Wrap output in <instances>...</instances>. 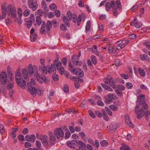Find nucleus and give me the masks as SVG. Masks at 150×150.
Masks as SVG:
<instances>
[{"mask_svg": "<svg viewBox=\"0 0 150 150\" xmlns=\"http://www.w3.org/2000/svg\"><path fill=\"white\" fill-rule=\"evenodd\" d=\"M28 69L29 74L32 75L34 73V77L37 78V80L39 83H42L43 82L45 84H48L49 83L50 81L49 78L48 77H45L44 76H42L38 74L36 66H33L31 64H29L28 65Z\"/></svg>", "mask_w": 150, "mask_h": 150, "instance_id": "f257e3e1", "label": "nucleus"}, {"mask_svg": "<svg viewBox=\"0 0 150 150\" xmlns=\"http://www.w3.org/2000/svg\"><path fill=\"white\" fill-rule=\"evenodd\" d=\"M104 81L105 83L108 84H110L111 83L110 86L113 88H115L116 86V83L114 81L112 77L110 76L109 75H108L107 76L106 79H104ZM115 91L117 94L119 96H121L122 94L121 91L118 89L117 88L115 89Z\"/></svg>", "mask_w": 150, "mask_h": 150, "instance_id": "f03ea898", "label": "nucleus"}, {"mask_svg": "<svg viewBox=\"0 0 150 150\" xmlns=\"http://www.w3.org/2000/svg\"><path fill=\"white\" fill-rule=\"evenodd\" d=\"M111 7L112 9L113 15L114 16H116L118 13L117 8L119 10H120L122 9L120 1L119 0H117L115 2L114 1H112Z\"/></svg>", "mask_w": 150, "mask_h": 150, "instance_id": "7ed1b4c3", "label": "nucleus"}, {"mask_svg": "<svg viewBox=\"0 0 150 150\" xmlns=\"http://www.w3.org/2000/svg\"><path fill=\"white\" fill-rule=\"evenodd\" d=\"M35 82L33 79H31L30 81H29L27 83L28 91L29 92L33 97L36 96L37 89L34 87Z\"/></svg>", "mask_w": 150, "mask_h": 150, "instance_id": "20e7f679", "label": "nucleus"}, {"mask_svg": "<svg viewBox=\"0 0 150 150\" xmlns=\"http://www.w3.org/2000/svg\"><path fill=\"white\" fill-rule=\"evenodd\" d=\"M7 11L8 16L11 15L12 18H15L17 15L16 8L15 7H13L11 4H9L7 6Z\"/></svg>", "mask_w": 150, "mask_h": 150, "instance_id": "39448f33", "label": "nucleus"}, {"mask_svg": "<svg viewBox=\"0 0 150 150\" xmlns=\"http://www.w3.org/2000/svg\"><path fill=\"white\" fill-rule=\"evenodd\" d=\"M18 85L20 87L24 89L26 87V81L22 77H18L15 79Z\"/></svg>", "mask_w": 150, "mask_h": 150, "instance_id": "423d86ee", "label": "nucleus"}, {"mask_svg": "<svg viewBox=\"0 0 150 150\" xmlns=\"http://www.w3.org/2000/svg\"><path fill=\"white\" fill-rule=\"evenodd\" d=\"M40 64L38 66V70L43 75L47 74V69L44 64L45 59H41L40 60Z\"/></svg>", "mask_w": 150, "mask_h": 150, "instance_id": "0eeeda50", "label": "nucleus"}, {"mask_svg": "<svg viewBox=\"0 0 150 150\" xmlns=\"http://www.w3.org/2000/svg\"><path fill=\"white\" fill-rule=\"evenodd\" d=\"M55 136L57 138L62 137L64 136V133L61 128H56L54 131Z\"/></svg>", "mask_w": 150, "mask_h": 150, "instance_id": "6e6552de", "label": "nucleus"}, {"mask_svg": "<svg viewBox=\"0 0 150 150\" xmlns=\"http://www.w3.org/2000/svg\"><path fill=\"white\" fill-rule=\"evenodd\" d=\"M28 5L33 11H35L37 9L38 5L37 1H33V0H28Z\"/></svg>", "mask_w": 150, "mask_h": 150, "instance_id": "1a4fd4ad", "label": "nucleus"}, {"mask_svg": "<svg viewBox=\"0 0 150 150\" xmlns=\"http://www.w3.org/2000/svg\"><path fill=\"white\" fill-rule=\"evenodd\" d=\"M7 75L6 72H2L1 73L0 75V80L2 84H6L7 83Z\"/></svg>", "mask_w": 150, "mask_h": 150, "instance_id": "9d476101", "label": "nucleus"}, {"mask_svg": "<svg viewBox=\"0 0 150 150\" xmlns=\"http://www.w3.org/2000/svg\"><path fill=\"white\" fill-rule=\"evenodd\" d=\"M72 72L77 76L82 77L83 76L84 74L83 71L81 69L76 68H74L72 70Z\"/></svg>", "mask_w": 150, "mask_h": 150, "instance_id": "9b49d317", "label": "nucleus"}, {"mask_svg": "<svg viewBox=\"0 0 150 150\" xmlns=\"http://www.w3.org/2000/svg\"><path fill=\"white\" fill-rule=\"evenodd\" d=\"M22 72L21 76L27 81L29 80V78L28 70L25 68L23 69L22 70Z\"/></svg>", "mask_w": 150, "mask_h": 150, "instance_id": "f8f14e48", "label": "nucleus"}, {"mask_svg": "<svg viewBox=\"0 0 150 150\" xmlns=\"http://www.w3.org/2000/svg\"><path fill=\"white\" fill-rule=\"evenodd\" d=\"M42 142L45 147H48L49 146V142L47 137L44 135H41L40 137Z\"/></svg>", "mask_w": 150, "mask_h": 150, "instance_id": "ddd939ff", "label": "nucleus"}, {"mask_svg": "<svg viewBox=\"0 0 150 150\" xmlns=\"http://www.w3.org/2000/svg\"><path fill=\"white\" fill-rule=\"evenodd\" d=\"M72 18L73 21L74 23H75L77 21V24L79 26L80 24L81 20V17L80 15H79L78 16V18H77V15L74 14Z\"/></svg>", "mask_w": 150, "mask_h": 150, "instance_id": "4468645a", "label": "nucleus"}, {"mask_svg": "<svg viewBox=\"0 0 150 150\" xmlns=\"http://www.w3.org/2000/svg\"><path fill=\"white\" fill-rule=\"evenodd\" d=\"M135 112L137 115V117L138 119H140L144 115L143 109L142 108L139 110H138L137 109H135Z\"/></svg>", "mask_w": 150, "mask_h": 150, "instance_id": "2eb2a0df", "label": "nucleus"}, {"mask_svg": "<svg viewBox=\"0 0 150 150\" xmlns=\"http://www.w3.org/2000/svg\"><path fill=\"white\" fill-rule=\"evenodd\" d=\"M74 57H75L74 55L72 56L71 60L72 62L74 64L77 66H80L82 64V62L81 61H79V59L75 58Z\"/></svg>", "mask_w": 150, "mask_h": 150, "instance_id": "dca6fc26", "label": "nucleus"}, {"mask_svg": "<svg viewBox=\"0 0 150 150\" xmlns=\"http://www.w3.org/2000/svg\"><path fill=\"white\" fill-rule=\"evenodd\" d=\"M25 139L27 141L32 142H34L35 140V137L34 134H32L30 135H28L25 136Z\"/></svg>", "mask_w": 150, "mask_h": 150, "instance_id": "f3484780", "label": "nucleus"}, {"mask_svg": "<svg viewBox=\"0 0 150 150\" xmlns=\"http://www.w3.org/2000/svg\"><path fill=\"white\" fill-rule=\"evenodd\" d=\"M125 120L127 124L131 127H134L133 125L131 122L129 117L128 114H126L125 115Z\"/></svg>", "mask_w": 150, "mask_h": 150, "instance_id": "a211bd4d", "label": "nucleus"}, {"mask_svg": "<svg viewBox=\"0 0 150 150\" xmlns=\"http://www.w3.org/2000/svg\"><path fill=\"white\" fill-rule=\"evenodd\" d=\"M46 27V28L47 29V32L48 34H49L50 31V29L52 27V22L49 21H48L46 24H45V27Z\"/></svg>", "mask_w": 150, "mask_h": 150, "instance_id": "6ab92c4d", "label": "nucleus"}, {"mask_svg": "<svg viewBox=\"0 0 150 150\" xmlns=\"http://www.w3.org/2000/svg\"><path fill=\"white\" fill-rule=\"evenodd\" d=\"M118 125L115 123L111 124L109 126V129L111 131H115Z\"/></svg>", "mask_w": 150, "mask_h": 150, "instance_id": "aec40b11", "label": "nucleus"}, {"mask_svg": "<svg viewBox=\"0 0 150 150\" xmlns=\"http://www.w3.org/2000/svg\"><path fill=\"white\" fill-rule=\"evenodd\" d=\"M46 32L45 23L43 22L40 30V33L42 34Z\"/></svg>", "mask_w": 150, "mask_h": 150, "instance_id": "412c9836", "label": "nucleus"}, {"mask_svg": "<svg viewBox=\"0 0 150 150\" xmlns=\"http://www.w3.org/2000/svg\"><path fill=\"white\" fill-rule=\"evenodd\" d=\"M63 20L64 23L66 25L67 27H69L70 26V23L69 21L71 20H69L67 17L64 16L63 18Z\"/></svg>", "mask_w": 150, "mask_h": 150, "instance_id": "4be33fe9", "label": "nucleus"}, {"mask_svg": "<svg viewBox=\"0 0 150 150\" xmlns=\"http://www.w3.org/2000/svg\"><path fill=\"white\" fill-rule=\"evenodd\" d=\"M54 134L52 132L49 133V137L50 140L52 141H55L56 140V136H54Z\"/></svg>", "mask_w": 150, "mask_h": 150, "instance_id": "5701e85b", "label": "nucleus"}, {"mask_svg": "<svg viewBox=\"0 0 150 150\" xmlns=\"http://www.w3.org/2000/svg\"><path fill=\"white\" fill-rule=\"evenodd\" d=\"M138 70L140 75L142 77L145 76V72L144 69L141 68H139Z\"/></svg>", "mask_w": 150, "mask_h": 150, "instance_id": "b1692460", "label": "nucleus"}, {"mask_svg": "<svg viewBox=\"0 0 150 150\" xmlns=\"http://www.w3.org/2000/svg\"><path fill=\"white\" fill-rule=\"evenodd\" d=\"M25 21L27 22L26 25L28 28H30L32 25V23L34 22V21H32V20H28V19H25Z\"/></svg>", "mask_w": 150, "mask_h": 150, "instance_id": "393cba45", "label": "nucleus"}, {"mask_svg": "<svg viewBox=\"0 0 150 150\" xmlns=\"http://www.w3.org/2000/svg\"><path fill=\"white\" fill-rule=\"evenodd\" d=\"M111 1L110 2H108L105 4V7L106 10L107 11H109L110 9V7H111Z\"/></svg>", "mask_w": 150, "mask_h": 150, "instance_id": "a878e982", "label": "nucleus"}, {"mask_svg": "<svg viewBox=\"0 0 150 150\" xmlns=\"http://www.w3.org/2000/svg\"><path fill=\"white\" fill-rule=\"evenodd\" d=\"M36 22L37 24L40 25L42 22V19L40 16H37L36 18Z\"/></svg>", "mask_w": 150, "mask_h": 150, "instance_id": "bb28decb", "label": "nucleus"}, {"mask_svg": "<svg viewBox=\"0 0 150 150\" xmlns=\"http://www.w3.org/2000/svg\"><path fill=\"white\" fill-rule=\"evenodd\" d=\"M105 99V102L107 104H110L112 102V100L110 99V98H109L107 96H105L104 97Z\"/></svg>", "mask_w": 150, "mask_h": 150, "instance_id": "cd10ccee", "label": "nucleus"}, {"mask_svg": "<svg viewBox=\"0 0 150 150\" xmlns=\"http://www.w3.org/2000/svg\"><path fill=\"white\" fill-rule=\"evenodd\" d=\"M122 146L120 147V150H131L129 149L128 146L125 144H123Z\"/></svg>", "mask_w": 150, "mask_h": 150, "instance_id": "c85d7f7f", "label": "nucleus"}, {"mask_svg": "<svg viewBox=\"0 0 150 150\" xmlns=\"http://www.w3.org/2000/svg\"><path fill=\"white\" fill-rule=\"evenodd\" d=\"M35 144L36 147L38 148V150H43L42 148L41 147V144L40 141H37L36 142Z\"/></svg>", "mask_w": 150, "mask_h": 150, "instance_id": "c756f323", "label": "nucleus"}, {"mask_svg": "<svg viewBox=\"0 0 150 150\" xmlns=\"http://www.w3.org/2000/svg\"><path fill=\"white\" fill-rule=\"evenodd\" d=\"M107 96L109 97V98H110L112 100L113 99L116 100L117 99V97H116V96L115 95L112 94L111 93L108 94Z\"/></svg>", "mask_w": 150, "mask_h": 150, "instance_id": "7c9ffc66", "label": "nucleus"}, {"mask_svg": "<svg viewBox=\"0 0 150 150\" xmlns=\"http://www.w3.org/2000/svg\"><path fill=\"white\" fill-rule=\"evenodd\" d=\"M102 113L104 119L107 121H108L109 120V118L105 110H102Z\"/></svg>", "mask_w": 150, "mask_h": 150, "instance_id": "2f4dec72", "label": "nucleus"}, {"mask_svg": "<svg viewBox=\"0 0 150 150\" xmlns=\"http://www.w3.org/2000/svg\"><path fill=\"white\" fill-rule=\"evenodd\" d=\"M20 69L18 68V69L15 72V76L16 77L15 78H18V77H20L21 76V72H20Z\"/></svg>", "mask_w": 150, "mask_h": 150, "instance_id": "473e14b6", "label": "nucleus"}, {"mask_svg": "<svg viewBox=\"0 0 150 150\" xmlns=\"http://www.w3.org/2000/svg\"><path fill=\"white\" fill-rule=\"evenodd\" d=\"M91 22L90 21H88L87 22V23L85 27L86 31V32L89 31L91 26Z\"/></svg>", "mask_w": 150, "mask_h": 150, "instance_id": "72a5a7b5", "label": "nucleus"}, {"mask_svg": "<svg viewBox=\"0 0 150 150\" xmlns=\"http://www.w3.org/2000/svg\"><path fill=\"white\" fill-rule=\"evenodd\" d=\"M30 40L32 42H34L36 40L37 38V35L36 33L30 36Z\"/></svg>", "mask_w": 150, "mask_h": 150, "instance_id": "f704fd0d", "label": "nucleus"}, {"mask_svg": "<svg viewBox=\"0 0 150 150\" xmlns=\"http://www.w3.org/2000/svg\"><path fill=\"white\" fill-rule=\"evenodd\" d=\"M74 14L72 15V13L69 11L67 12V17L68 18H69V20H71L72 19V17H73V15Z\"/></svg>", "mask_w": 150, "mask_h": 150, "instance_id": "c9c22d12", "label": "nucleus"}, {"mask_svg": "<svg viewBox=\"0 0 150 150\" xmlns=\"http://www.w3.org/2000/svg\"><path fill=\"white\" fill-rule=\"evenodd\" d=\"M145 97V96L144 95H142V94H139L137 96V99L138 100H139L138 101V104L139 105H141V102L142 101H140V100L143 98H144Z\"/></svg>", "mask_w": 150, "mask_h": 150, "instance_id": "e433bc0d", "label": "nucleus"}, {"mask_svg": "<svg viewBox=\"0 0 150 150\" xmlns=\"http://www.w3.org/2000/svg\"><path fill=\"white\" fill-rule=\"evenodd\" d=\"M91 59L92 63L94 65L96 64L97 63L96 57L94 55H92L91 57Z\"/></svg>", "mask_w": 150, "mask_h": 150, "instance_id": "4c0bfd02", "label": "nucleus"}, {"mask_svg": "<svg viewBox=\"0 0 150 150\" xmlns=\"http://www.w3.org/2000/svg\"><path fill=\"white\" fill-rule=\"evenodd\" d=\"M141 59L142 60H146L149 61V58L146 54H144L143 56L141 57Z\"/></svg>", "mask_w": 150, "mask_h": 150, "instance_id": "58836bf2", "label": "nucleus"}, {"mask_svg": "<svg viewBox=\"0 0 150 150\" xmlns=\"http://www.w3.org/2000/svg\"><path fill=\"white\" fill-rule=\"evenodd\" d=\"M78 142L79 144L77 146H79V147H82L83 148H84V147H85V146H86V144L81 141H79Z\"/></svg>", "mask_w": 150, "mask_h": 150, "instance_id": "ea45409f", "label": "nucleus"}, {"mask_svg": "<svg viewBox=\"0 0 150 150\" xmlns=\"http://www.w3.org/2000/svg\"><path fill=\"white\" fill-rule=\"evenodd\" d=\"M50 8L51 10L56 9L57 8V6L54 3H52L50 4Z\"/></svg>", "mask_w": 150, "mask_h": 150, "instance_id": "a19ab883", "label": "nucleus"}, {"mask_svg": "<svg viewBox=\"0 0 150 150\" xmlns=\"http://www.w3.org/2000/svg\"><path fill=\"white\" fill-rule=\"evenodd\" d=\"M110 108L113 111H116L117 109V107L114 105H111L109 106Z\"/></svg>", "mask_w": 150, "mask_h": 150, "instance_id": "79ce46f5", "label": "nucleus"}, {"mask_svg": "<svg viewBox=\"0 0 150 150\" xmlns=\"http://www.w3.org/2000/svg\"><path fill=\"white\" fill-rule=\"evenodd\" d=\"M37 14L38 15V16H40V17L43 15V11L41 9L38 10L36 12Z\"/></svg>", "mask_w": 150, "mask_h": 150, "instance_id": "37998d69", "label": "nucleus"}, {"mask_svg": "<svg viewBox=\"0 0 150 150\" xmlns=\"http://www.w3.org/2000/svg\"><path fill=\"white\" fill-rule=\"evenodd\" d=\"M144 114H145L146 119L147 120H148V116L150 115V111H146L144 112Z\"/></svg>", "mask_w": 150, "mask_h": 150, "instance_id": "c03bdc74", "label": "nucleus"}, {"mask_svg": "<svg viewBox=\"0 0 150 150\" xmlns=\"http://www.w3.org/2000/svg\"><path fill=\"white\" fill-rule=\"evenodd\" d=\"M88 113L91 117L93 118H95L96 116L91 110H88Z\"/></svg>", "mask_w": 150, "mask_h": 150, "instance_id": "a18cd8bd", "label": "nucleus"}, {"mask_svg": "<svg viewBox=\"0 0 150 150\" xmlns=\"http://www.w3.org/2000/svg\"><path fill=\"white\" fill-rule=\"evenodd\" d=\"M142 108L145 110H147L148 109V105L146 103L143 102L142 104Z\"/></svg>", "mask_w": 150, "mask_h": 150, "instance_id": "49530a36", "label": "nucleus"}, {"mask_svg": "<svg viewBox=\"0 0 150 150\" xmlns=\"http://www.w3.org/2000/svg\"><path fill=\"white\" fill-rule=\"evenodd\" d=\"M67 146L71 148H74V146H73L71 141H67Z\"/></svg>", "mask_w": 150, "mask_h": 150, "instance_id": "de8ad7c7", "label": "nucleus"}, {"mask_svg": "<svg viewBox=\"0 0 150 150\" xmlns=\"http://www.w3.org/2000/svg\"><path fill=\"white\" fill-rule=\"evenodd\" d=\"M63 91L66 93H68L69 92V87L67 85H65L63 88Z\"/></svg>", "mask_w": 150, "mask_h": 150, "instance_id": "09e8293b", "label": "nucleus"}, {"mask_svg": "<svg viewBox=\"0 0 150 150\" xmlns=\"http://www.w3.org/2000/svg\"><path fill=\"white\" fill-rule=\"evenodd\" d=\"M115 64L117 67H119L121 65V63L120 62V59H117L115 62Z\"/></svg>", "mask_w": 150, "mask_h": 150, "instance_id": "8fccbe9b", "label": "nucleus"}, {"mask_svg": "<svg viewBox=\"0 0 150 150\" xmlns=\"http://www.w3.org/2000/svg\"><path fill=\"white\" fill-rule=\"evenodd\" d=\"M18 16L21 18L22 16V11L21 8H19L18 10Z\"/></svg>", "mask_w": 150, "mask_h": 150, "instance_id": "3c124183", "label": "nucleus"}, {"mask_svg": "<svg viewBox=\"0 0 150 150\" xmlns=\"http://www.w3.org/2000/svg\"><path fill=\"white\" fill-rule=\"evenodd\" d=\"M134 25H132L135 26L137 28H141L142 26V24L140 23H138L137 22L136 23L134 24Z\"/></svg>", "mask_w": 150, "mask_h": 150, "instance_id": "603ef678", "label": "nucleus"}, {"mask_svg": "<svg viewBox=\"0 0 150 150\" xmlns=\"http://www.w3.org/2000/svg\"><path fill=\"white\" fill-rule=\"evenodd\" d=\"M30 13V11L29 10L27 9L24 11L23 15L25 16H27L29 15Z\"/></svg>", "mask_w": 150, "mask_h": 150, "instance_id": "864d4df0", "label": "nucleus"}, {"mask_svg": "<svg viewBox=\"0 0 150 150\" xmlns=\"http://www.w3.org/2000/svg\"><path fill=\"white\" fill-rule=\"evenodd\" d=\"M60 29L63 31H65L67 29V28L65 25L63 24H61L60 25Z\"/></svg>", "mask_w": 150, "mask_h": 150, "instance_id": "5fc2aeb1", "label": "nucleus"}, {"mask_svg": "<svg viewBox=\"0 0 150 150\" xmlns=\"http://www.w3.org/2000/svg\"><path fill=\"white\" fill-rule=\"evenodd\" d=\"M95 114L97 116L100 118H101L102 116V114L99 111L96 110L95 112Z\"/></svg>", "mask_w": 150, "mask_h": 150, "instance_id": "6e6d98bb", "label": "nucleus"}, {"mask_svg": "<svg viewBox=\"0 0 150 150\" xmlns=\"http://www.w3.org/2000/svg\"><path fill=\"white\" fill-rule=\"evenodd\" d=\"M71 135V134L70 132L68 130L65 133V139H67L69 138Z\"/></svg>", "mask_w": 150, "mask_h": 150, "instance_id": "4d7b16f0", "label": "nucleus"}, {"mask_svg": "<svg viewBox=\"0 0 150 150\" xmlns=\"http://www.w3.org/2000/svg\"><path fill=\"white\" fill-rule=\"evenodd\" d=\"M79 141L75 140H71L72 142V144L73 146H74V145H76L77 146H78V142H79Z\"/></svg>", "mask_w": 150, "mask_h": 150, "instance_id": "13d9d810", "label": "nucleus"}, {"mask_svg": "<svg viewBox=\"0 0 150 150\" xmlns=\"http://www.w3.org/2000/svg\"><path fill=\"white\" fill-rule=\"evenodd\" d=\"M18 139L21 141H23L25 140L24 137L22 134H19L18 136Z\"/></svg>", "mask_w": 150, "mask_h": 150, "instance_id": "bf43d9fd", "label": "nucleus"}, {"mask_svg": "<svg viewBox=\"0 0 150 150\" xmlns=\"http://www.w3.org/2000/svg\"><path fill=\"white\" fill-rule=\"evenodd\" d=\"M100 143L102 146H105L107 145L108 142L106 140H104L100 142Z\"/></svg>", "mask_w": 150, "mask_h": 150, "instance_id": "052dcab7", "label": "nucleus"}, {"mask_svg": "<svg viewBox=\"0 0 150 150\" xmlns=\"http://www.w3.org/2000/svg\"><path fill=\"white\" fill-rule=\"evenodd\" d=\"M69 68L70 71L72 72V69L73 68V66L71 64V61L69 62L68 63Z\"/></svg>", "mask_w": 150, "mask_h": 150, "instance_id": "680f3d73", "label": "nucleus"}, {"mask_svg": "<svg viewBox=\"0 0 150 150\" xmlns=\"http://www.w3.org/2000/svg\"><path fill=\"white\" fill-rule=\"evenodd\" d=\"M58 70L59 72L61 73L62 74H63L64 72V69L63 67H61L59 68Z\"/></svg>", "mask_w": 150, "mask_h": 150, "instance_id": "e2e57ef3", "label": "nucleus"}, {"mask_svg": "<svg viewBox=\"0 0 150 150\" xmlns=\"http://www.w3.org/2000/svg\"><path fill=\"white\" fill-rule=\"evenodd\" d=\"M126 86L128 89L131 88L132 86V84L130 82H127L126 83Z\"/></svg>", "mask_w": 150, "mask_h": 150, "instance_id": "0e129e2a", "label": "nucleus"}, {"mask_svg": "<svg viewBox=\"0 0 150 150\" xmlns=\"http://www.w3.org/2000/svg\"><path fill=\"white\" fill-rule=\"evenodd\" d=\"M31 146V144L29 142H26L25 143V146L26 148H28L30 147Z\"/></svg>", "mask_w": 150, "mask_h": 150, "instance_id": "69168bd1", "label": "nucleus"}, {"mask_svg": "<svg viewBox=\"0 0 150 150\" xmlns=\"http://www.w3.org/2000/svg\"><path fill=\"white\" fill-rule=\"evenodd\" d=\"M128 36L129 38L130 39H134L136 38L137 36L135 34H132L129 35Z\"/></svg>", "mask_w": 150, "mask_h": 150, "instance_id": "338daca9", "label": "nucleus"}, {"mask_svg": "<svg viewBox=\"0 0 150 150\" xmlns=\"http://www.w3.org/2000/svg\"><path fill=\"white\" fill-rule=\"evenodd\" d=\"M13 87V84L10 83L7 85L6 88L8 90L11 89Z\"/></svg>", "mask_w": 150, "mask_h": 150, "instance_id": "774afa93", "label": "nucleus"}]
</instances>
